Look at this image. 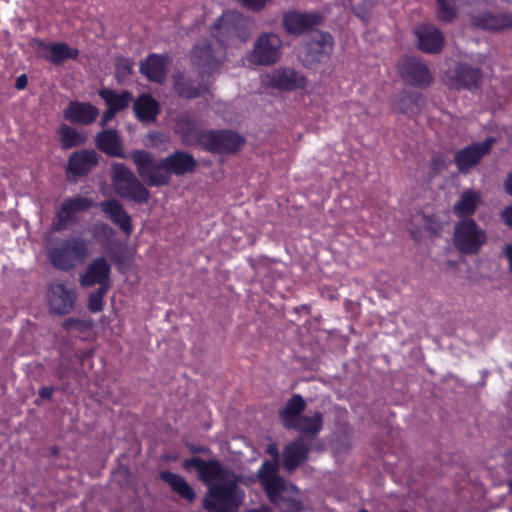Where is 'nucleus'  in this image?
I'll return each mask as SVG.
<instances>
[{"label":"nucleus","mask_w":512,"mask_h":512,"mask_svg":"<svg viewBox=\"0 0 512 512\" xmlns=\"http://www.w3.org/2000/svg\"><path fill=\"white\" fill-rule=\"evenodd\" d=\"M76 293L68 289L62 283H52L48 292V303L50 309L56 314L69 313L75 303Z\"/></svg>","instance_id":"obj_18"},{"label":"nucleus","mask_w":512,"mask_h":512,"mask_svg":"<svg viewBox=\"0 0 512 512\" xmlns=\"http://www.w3.org/2000/svg\"><path fill=\"white\" fill-rule=\"evenodd\" d=\"M186 470L194 467L199 479L208 491L203 507L208 512H238L245 499V492L239 488L242 477L225 469L218 460H203L198 457L183 462Z\"/></svg>","instance_id":"obj_1"},{"label":"nucleus","mask_w":512,"mask_h":512,"mask_svg":"<svg viewBox=\"0 0 512 512\" xmlns=\"http://www.w3.org/2000/svg\"><path fill=\"white\" fill-rule=\"evenodd\" d=\"M257 477L269 501L281 512L303 510L300 490L277 474L276 462H263Z\"/></svg>","instance_id":"obj_3"},{"label":"nucleus","mask_w":512,"mask_h":512,"mask_svg":"<svg viewBox=\"0 0 512 512\" xmlns=\"http://www.w3.org/2000/svg\"><path fill=\"white\" fill-rule=\"evenodd\" d=\"M399 71L407 83L416 87H426L432 81L428 67L417 58L403 59L399 64Z\"/></svg>","instance_id":"obj_13"},{"label":"nucleus","mask_w":512,"mask_h":512,"mask_svg":"<svg viewBox=\"0 0 512 512\" xmlns=\"http://www.w3.org/2000/svg\"><path fill=\"white\" fill-rule=\"evenodd\" d=\"M323 426V416L320 412H315L313 415L301 416V418L295 422V425L290 429L299 431L303 435H316L318 434Z\"/></svg>","instance_id":"obj_35"},{"label":"nucleus","mask_w":512,"mask_h":512,"mask_svg":"<svg viewBox=\"0 0 512 512\" xmlns=\"http://www.w3.org/2000/svg\"><path fill=\"white\" fill-rule=\"evenodd\" d=\"M91 207L92 201L86 197L65 200L57 212V222L53 229L55 231L63 230L69 222L73 221L78 212L87 211Z\"/></svg>","instance_id":"obj_19"},{"label":"nucleus","mask_w":512,"mask_h":512,"mask_svg":"<svg viewBox=\"0 0 512 512\" xmlns=\"http://www.w3.org/2000/svg\"><path fill=\"white\" fill-rule=\"evenodd\" d=\"M200 141L207 150L217 153L235 152L243 143V139L232 131L204 132Z\"/></svg>","instance_id":"obj_12"},{"label":"nucleus","mask_w":512,"mask_h":512,"mask_svg":"<svg viewBox=\"0 0 512 512\" xmlns=\"http://www.w3.org/2000/svg\"><path fill=\"white\" fill-rule=\"evenodd\" d=\"M99 95L108 107L117 112L128 107L132 101V94L128 91L117 93L111 89L104 88L99 91Z\"/></svg>","instance_id":"obj_33"},{"label":"nucleus","mask_w":512,"mask_h":512,"mask_svg":"<svg viewBox=\"0 0 512 512\" xmlns=\"http://www.w3.org/2000/svg\"><path fill=\"white\" fill-rule=\"evenodd\" d=\"M470 21L473 26L487 30H499L504 27L503 19L490 13H483L479 16L470 14Z\"/></svg>","instance_id":"obj_37"},{"label":"nucleus","mask_w":512,"mask_h":512,"mask_svg":"<svg viewBox=\"0 0 512 512\" xmlns=\"http://www.w3.org/2000/svg\"><path fill=\"white\" fill-rule=\"evenodd\" d=\"M502 217H503V219H504L505 223H506L508 226L512 227V206L507 207V208L503 211V213H502Z\"/></svg>","instance_id":"obj_44"},{"label":"nucleus","mask_w":512,"mask_h":512,"mask_svg":"<svg viewBox=\"0 0 512 512\" xmlns=\"http://www.w3.org/2000/svg\"><path fill=\"white\" fill-rule=\"evenodd\" d=\"M321 21L319 13L288 11L283 15V26L288 34L300 35L317 26Z\"/></svg>","instance_id":"obj_14"},{"label":"nucleus","mask_w":512,"mask_h":512,"mask_svg":"<svg viewBox=\"0 0 512 512\" xmlns=\"http://www.w3.org/2000/svg\"><path fill=\"white\" fill-rule=\"evenodd\" d=\"M306 402L299 394H294L286 403L285 407L280 412V419L284 426L291 428L295 425L305 410Z\"/></svg>","instance_id":"obj_27"},{"label":"nucleus","mask_w":512,"mask_h":512,"mask_svg":"<svg viewBox=\"0 0 512 512\" xmlns=\"http://www.w3.org/2000/svg\"><path fill=\"white\" fill-rule=\"evenodd\" d=\"M160 478L170 485L172 490L185 500L192 502L194 501L196 494L189 483L179 474H175L169 471H162Z\"/></svg>","instance_id":"obj_30"},{"label":"nucleus","mask_w":512,"mask_h":512,"mask_svg":"<svg viewBox=\"0 0 512 512\" xmlns=\"http://www.w3.org/2000/svg\"><path fill=\"white\" fill-rule=\"evenodd\" d=\"M494 143L495 138L488 137L483 142L473 143L459 150L454 156V162L458 170L461 173H467L490 152Z\"/></svg>","instance_id":"obj_11"},{"label":"nucleus","mask_w":512,"mask_h":512,"mask_svg":"<svg viewBox=\"0 0 512 512\" xmlns=\"http://www.w3.org/2000/svg\"><path fill=\"white\" fill-rule=\"evenodd\" d=\"M414 34L417 38V48L428 54L440 52L444 45V36L442 32L431 24L419 25Z\"/></svg>","instance_id":"obj_16"},{"label":"nucleus","mask_w":512,"mask_h":512,"mask_svg":"<svg viewBox=\"0 0 512 512\" xmlns=\"http://www.w3.org/2000/svg\"><path fill=\"white\" fill-rule=\"evenodd\" d=\"M333 39L329 33L317 32L300 50L299 58L306 67H313L317 63L329 58L332 51Z\"/></svg>","instance_id":"obj_10"},{"label":"nucleus","mask_w":512,"mask_h":512,"mask_svg":"<svg viewBox=\"0 0 512 512\" xmlns=\"http://www.w3.org/2000/svg\"><path fill=\"white\" fill-rule=\"evenodd\" d=\"M108 288H99L94 293L90 294L88 300V308L91 312L97 313L103 309V298Z\"/></svg>","instance_id":"obj_40"},{"label":"nucleus","mask_w":512,"mask_h":512,"mask_svg":"<svg viewBox=\"0 0 512 512\" xmlns=\"http://www.w3.org/2000/svg\"><path fill=\"white\" fill-rule=\"evenodd\" d=\"M281 56V38L275 33L265 32L258 36L247 59L252 64L270 66L277 63Z\"/></svg>","instance_id":"obj_7"},{"label":"nucleus","mask_w":512,"mask_h":512,"mask_svg":"<svg viewBox=\"0 0 512 512\" xmlns=\"http://www.w3.org/2000/svg\"><path fill=\"white\" fill-rule=\"evenodd\" d=\"M97 147L109 156L124 157L118 132L113 129L104 130L97 135Z\"/></svg>","instance_id":"obj_29"},{"label":"nucleus","mask_w":512,"mask_h":512,"mask_svg":"<svg viewBox=\"0 0 512 512\" xmlns=\"http://www.w3.org/2000/svg\"><path fill=\"white\" fill-rule=\"evenodd\" d=\"M111 172L112 185L117 195L137 203H145L149 200L150 192L124 164H113Z\"/></svg>","instance_id":"obj_5"},{"label":"nucleus","mask_w":512,"mask_h":512,"mask_svg":"<svg viewBox=\"0 0 512 512\" xmlns=\"http://www.w3.org/2000/svg\"><path fill=\"white\" fill-rule=\"evenodd\" d=\"M160 478L170 485L172 490L185 500L192 502L194 501L196 494L189 483L179 474H175L169 471H162Z\"/></svg>","instance_id":"obj_31"},{"label":"nucleus","mask_w":512,"mask_h":512,"mask_svg":"<svg viewBox=\"0 0 512 512\" xmlns=\"http://www.w3.org/2000/svg\"><path fill=\"white\" fill-rule=\"evenodd\" d=\"M308 452V445L305 444L302 437H299L285 447L283 452V467L289 472L295 470V468L306 459Z\"/></svg>","instance_id":"obj_23"},{"label":"nucleus","mask_w":512,"mask_h":512,"mask_svg":"<svg viewBox=\"0 0 512 512\" xmlns=\"http://www.w3.org/2000/svg\"><path fill=\"white\" fill-rule=\"evenodd\" d=\"M510 487L512 488V482L510 483Z\"/></svg>","instance_id":"obj_50"},{"label":"nucleus","mask_w":512,"mask_h":512,"mask_svg":"<svg viewBox=\"0 0 512 512\" xmlns=\"http://www.w3.org/2000/svg\"><path fill=\"white\" fill-rule=\"evenodd\" d=\"M39 56L52 64L60 65L69 59H76L79 55L77 48L70 47L63 42L44 43L37 41Z\"/></svg>","instance_id":"obj_17"},{"label":"nucleus","mask_w":512,"mask_h":512,"mask_svg":"<svg viewBox=\"0 0 512 512\" xmlns=\"http://www.w3.org/2000/svg\"><path fill=\"white\" fill-rule=\"evenodd\" d=\"M504 252H505V255H506V257H507V259L509 261L510 270L512 271V244L507 245L505 247Z\"/></svg>","instance_id":"obj_45"},{"label":"nucleus","mask_w":512,"mask_h":512,"mask_svg":"<svg viewBox=\"0 0 512 512\" xmlns=\"http://www.w3.org/2000/svg\"><path fill=\"white\" fill-rule=\"evenodd\" d=\"M486 240L485 231L472 219H464L455 226L453 243L463 254H476Z\"/></svg>","instance_id":"obj_8"},{"label":"nucleus","mask_w":512,"mask_h":512,"mask_svg":"<svg viewBox=\"0 0 512 512\" xmlns=\"http://www.w3.org/2000/svg\"><path fill=\"white\" fill-rule=\"evenodd\" d=\"M94 230H95V233L100 232L106 236H111L113 234V229L105 223H100V224L95 225Z\"/></svg>","instance_id":"obj_41"},{"label":"nucleus","mask_w":512,"mask_h":512,"mask_svg":"<svg viewBox=\"0 0 512 512\" xmlns=\"http://www.w3.org/2000/svg\"><path fill=\"white\" fill-rule=\"evenodd\" d=\"M246 512H272V511L270 508H268L266 506H262L260 508L247 510Z\"/></svg>","instance_id":"obj_49"},{"label":"nucleus","mask_w":512,"mask_h":512,"mask_svg":"<svg viewBox=\"0 0 512 512\" xmlns=\"http://www.w3.org/2000/svg\"><path fill=\"white\" fill-rule=\"evenodd\" d=\"M250 37V21L241 13L227 11L210 27V40L198 42L191 51V61L201 73L217 71L226 59V45L236 38Z\"/></svg>","instance_id":"obj_2"},{"label":"nucleus","mask_w":512,"mask_h":512,"mask_svg":"<svg viewBox=\"0 0 512 512\" xmlns=\"http://www.w3.org/2000/svg\"><path fill=\"white\" fill-rule=\"evenodd\" d=\"M89 255V242L81 237H72L60 246L48 251L51 264L64 271H68L82 263Z\"/></svg>","instance_id":"obj_4"},{"label":"nucleus","mask_w":512,"mask_h":512,"mask_svg":"<svg viewBox=\"0 0 512 512\" xmlns=\"http://www.w3.org/2000/svg\"><path fill=\"white\" fill-rule=\"evenodd\" d=\"M26 84H27V79H26V76H25V75H21V76H19V77L17 78V80H16V87H17L18 89H23V88H25Z\"/></svg>","instance_id":"obj_46"},{"label":"nucleus","mask_w":512,"mask_h":512,"mask_svg":"<svg viewBox=\"0 0 512 512\" xmlns=\"http://www.w3.org/2000/svg\"><path fill=\"white\" fill-rule=\"evenodd\" d=\"M267 453H269L272 457H273V460H271L270 462H276L277 463V470L279 469V460H278V449L276 446L274 445H269L268 448H267ZM265 462H269L268 460H266Z\"/></svg>","instance_id":"obj_43"},{"label":"nucleus","mask_w":512,"mask_h":512,"mask_svg":"<svg viewBox=\"0 0 512 512\" xmlns=\"http://www.w3.org/2000/svg\"><path fill=\"white\" fill-rule=\"evenodd\" d=\"M169 64L167 56L150 54L140 62L139 69L150 81L162 84L167 78Z\"/></svg>","instance_id":"obj_20"},{"label":"nucleus","mask_w":512,"mask_h":512,"mask_svg":"<svg viewBox=\"0 0 512 512\" xmlns=\"http://www.w3.org/2000/svg\"><path fill=\"white\" fill-rule=\"evenodd\" d=\"M505 188L507 193L512 196V172L508 175L505 181Z\"/></svg>","instance_id":"obj_48"},{"label":"nucleus","mask_w":512,"mask_h":512,"mask_svg":"<svg viewBox=\"0 0 512 512\" xmlns=\"http://www.w3.org/2000/svg\"><path fill=\"white\" fill-rule=\"evenodd\" d=\"M58 135L62 147L65 149L82 145L86 140L85 134L78 132L75 128H72L67 124H61L59 126Z\"/></svg>","instance_id":"obj_36"},{"label":"nucleus","mask_w":512,"mask_h":512,"mask_svg":"<svg viewBox=\"0 0 512 512\" xmlns=\"http://www.w3.org/2000/svg\"><path fill=\"white\" fill-rule=\"evenodd\" d=\"M437 17L442 22H452L456 17V6L453 0H437Z\"/></svg>","instance_id":"obj_39"},{"label":"nucleus","mask_w":512,"mask_h":512,"mask_svg":"<svg viewBox=\"0 0 512 512\" xmlns=\"http://www.w3.org/2000/svg\"><path fill=\"white\" fill-rule=\"evenodd\" d=\"M482 72L478 68L461 65L457 69V87L475 91L480 88Z\"/></svg>","instance_id":"obj_32"},{"label":"nucleus","mask_w":512,"mask_h":512,"mask_svg":"<svg viewBox=\"0 0 512 512\" xmlns=\"http://www.w3.org/2000/svg\"><path fill=\"white\" fill-rule=\"evenodd\" d=\"M482 201L481 193L473 189L462 192L459 200L453 206V213L459 217H468L476 211Z\"/></svg>","instance_id":"obj_26"},{"label":"nucleus","mask_w":512,"mask_h":512,"mask_svg":"<svg viewBox=\"0 0 512 512\" xmlns=\"http://www.w3.org/2000/svg\"><path fill=\"white\" fill-rule=\"evenodd\" d=\"M132 159L141 178L150 186H164L170 182L171 176L165 158L156 160L146 151H135Z\"/></svg>","instance_id":"obj_6"},{"label":"nucleus","mask_w":512,"mask_h":512,"mask_svg":"<svg viewBox=\"0 0 512 512\" xmlns=\"http://www.w3.org/2000/svg\"><path fill=\"white\" fill-rule=\"evenodd\" d=\"M63 115L71 123L89 125L96 120L99 110L90 103L71 101L64 110Z\"/></svg>","instance_id":"obj_21"},{"label":"nucleus","mask_w":512,"mask_h":512,"mask_svg":"<svg viewBox=\"0 0 512 512\" xmlns=\"http://www.w3.org/2000/svg\"><path fill=\"white\" fill-rule=\"evenodd\" d=\"M174 89L179 96L187 99L197 98L207 91L206 86H194V84L182 74L174 76Z\"/></svg>","instance_id":"obj_34"},{"label":"nucleus","mask_w":512,"mask_h":512,"mask_svg":"<svg viewBox=\"0 0 512 512\" xmlns=\"http://www.w3.org/2000/svg\"><path fill=\"white\" fill-rule=\"evenodd\" d=\"M97 154L94 151L82 150L71 155L68 171L75 176L87 174L97 164Z\"/></svg>","instance_id":"obj_25"},{"label":"nucleus","mask_w":512,"mask_h":512,"mask_svg":"<svg viewBox=\"0 0 512 512\" xmlns=\"http://www.w3.org/2000/svg\"><path fill=\"white\" fill-rule=\"evenodd\" d=\"M111 266L104 257L94 259L80 276L82 287H92L99 284L100 288H109Z\"/></svg>","instance_id":"obj_15"},{"label":"nucleus","mask_w":512,"mask_h":512,"mask_svg":"<svg viewBox=\"0 0 512 512\" xmlns=\"http://www.w3.org/2000/svg\"><path fill=\"white\" fill-rule=\"evenodd\" d=\"M136 117L144 122H152L159 113V103L148 94L140 95L133 104Z\"/></svg>","instance_id":"obj_28"},{"label":"nucleus","mask_w":512,"mask_h":512,"mask_svg":"<svg viewBox=\"0 0 512 512\" xmlns=\"http://www.w3.org/2000/svg\"><path fill=\"white\" fill-rule=\"evenodd\" d=\"M423 103L421 94L405 95L396 105V109L405 114H415L419 111L420 105Z\"/></svg>","instance_id":"obj_38"},{"label":"nucleus","mask_w":512,"mask_h":512,"mask_svg":"<svg viewBox=\"0 0 512 512\" xmlns=\"http://www.w3.org/2000/svg\"><path fill=\"white\" fill-rule=\"evenodd\" d=\"M262 83L273 89L291 92L307 87V79L299 71L290 67H279L261 76Z\"/></svg>","instance_id":"obj_9"},{"label":"nucleus","mask_w":512,"mask_h":512,"mask_svg":"<svg viewBox=\"0 0 512 512\" xmlns=\"http://www.w3.org/2000/svg\"><path fill=\"white\" fill-rule=\"evenodd\" d=\"M40 396L42 398H50L53 394V389L51 388H48V387H43L41 390H40Z\"/></svg>","instance_id":"obj_47"},{"label":"nucleus","mask_w":512,"mask_h":512,"mask_svg":"<svg viewBox=\"0 0 512 512\" xmlns=\"http://www.w3.org/2000/svg\"><path fill=\"white\" fill-rule=\"evenodd\" d=\"M116 113H117V111H115L112 108L108 107L107 110L103 113L102 120H101V125L102 126L107 125V123L114 118Z\"/></svg>","instance_id":"obj_42"},{"label":"nucleus","mask_w":512,"mask_h":512,"mask_svg":"<svg viewBox=\"0 0 512 512\" xmlns=\"http://www.w3.org/2000/svg\"><path fill=\"white\" fill-rule=\"evenodd\" d=\"M165 165L167 166L170 175L174 174L176 176H182L194 172L197 163L191 154L183 151H176L165 158Z\"/></svg>","instance_id":"obj_24"},{"label":"nucleus","mask_w":512,"mask_h":512,"mask_svg":"<svg viewBox=\"0 0 512 512\" xmlns=\"http://www.w3.org/2000/svg\"><path fill=\"white\" fill-rule=\"evenodd\" d=\"M100 207L106 217L116 224L122 232L128 236L132 233V219L118 200H106L100 204Z\"/></svg>","instance_id":"obj_22"}]
</instances>
